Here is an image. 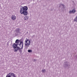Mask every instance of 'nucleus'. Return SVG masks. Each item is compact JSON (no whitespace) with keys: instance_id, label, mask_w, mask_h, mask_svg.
Masks as SVG:
<instances>
[{"instance_id":"obj_12","label":"nucleus","mask_w":77,"mask_h":77,"mask_svg":"<svg viewBox=\"0 0 77 77\" xmlns=\"http://www.w3.org/2000/svg\"><path fill=\"white\" fill-rule=\"evenodd\" d=\"M75 21H77V16L75 18L74 20Z\"/></svg>"},{"instance_id":"obj_7","label":"nucleus","mask_w":77,"mask_h":77,"mask_svg":"<svg viewBox=\"0 0 77 77\" xmlns=\"http://www.w3.org/2000/svg\"><path fill=\"white\" fill-rule=\"evenodd\" d=\"M29 18V17H28V16H25L24 17V19L25 20H28V19Z\"/></svg>"},{"instance_id":"obj_5","label":"nucleus","mask_w":77,"mask_h":77,"mask_svg":"<svg viewBox=\"0 0 77 77\" xmlns=\"http://www.w3.org/2000/svg\"><path fill=\"white\" fill-rule=\"evenodd\" d=\"M11 19L12 20H15L16 19V16L15 15H12L11 17Z\"/></svg>"},{"instance_id":"obj_1","label":"nucleus","mask_w":77,"mask_h":77,"mask_svg":"<svg viewBox=\"0 0 77 77\" xmlns=\"http://www.w3.org/2000/svg\"><path fill=\"white\" fill-rule=\"evenodd\" d=\"M15 43H17L18 47L15 48L14 49V50L15 52H17L19 49H22L23 48V42L19 41V40L17 39L15 41Z\"/></svg>"},{"instance_id":"obj_4","label":"nucleus","mask_w":77,"mask_h":77,"mask_svg":"<svg viewBox=\"0 0 77 77\" xmlns=\"http://www.w3.org/2000/svg\"><path fill=\"white\" fill-rule=\"evenodd\" d=\"M6 77H17V76L14 73H10L7 75Z\"/></svg>"},{"instance_id":"obj_10","label":"nucleus","mask_w":77,"mask_h":77,"mask_svg":"<svg viewBox=\"0 0 77 77\" xmlns=\"http://www.w3.org/2000/svg\"><path fill=\"white\" fill-rule=\"evenodd\" d=\"M28 51L29 53H32V50H28Z\"/></svg>"},{"instance_id":"obj_14","label":"nucleus","mask_w":77,"mask_h":77,"mask_svg":"<svg viewBox=\"0 0 77 77\" xmlns=\"http://www.w3.org/2000/svg\"><path fill=\"white\" fill-rule=\"evenodd\" d=\"M62 6H64V5H62Z\"/></svg>"},{"instance_id":"obj_8","label":"nucleus","mask_w":77,"mask_h":77,"mask_svg":"<svg viewBox=\"0 0 77 77\" xmlns=\"http://www.w3.org/2000/svg\"><path fill=\"white\" fill-rule=\"evenodd\" d=\"M17 47V45L15 44H14L13 45V47L14 48Z\"/></svg>"},{"instance_id":"obj_2","label":"nucleus","mask_w":77,"mask_h":77,"mask_svg":"<svg viewBox=\"0 0 77 77\" xmlns=\"http://www.w3.org/2000/svg\"><path fill=\"white\" fill-rule=\"evenodd\" d=\"M28 8L27 7L25 6L22 8H21L20 10V13L21 14H23L24 15H27V9Z\"/></svg>"},{"instance_id":"obj_9","label":"nucleus","mask_w":77,"mask_h":77,"mask_svg":"<svg viewBox=\"0 0 77 77\" xmlns=\"http://www.w3.org/2000/svg\"><path fill=\"white\" fill-rule=\"evenodd\" d=\"M17 33H19L20 32V29L17 28L15 30Z\"/></svg>"},{"instance_id":"obj_13","label":"nucleus","mask_w":77,"mask_h":77,"mask_svg":"<svg viewBox=\"0 0 77 77\" xmlns=\"http://www.w3.org/2000/svg\"><path fill=\"white\" fill-rule=\"evenodd\" d=\"M42 72H45V70L44 69V70H42Z\"/></svg>"},{"instance_id":"obj_3","label":"nucleus","mask_w":77,"mask_h":77,"mask_svg":"<svg viewBox=\"0 0 77 77\" xmlns=\"http://www.w3.org/2000/svg\"><path fill=\"white\" fill-rule=\"evenodd\" d=\"M25 45L26 48H28L29 46L30 45V41L28 39L26 40Z\"/></svg>"},{"instance_id":"obj_11","label":"nucleus","mask_w":77,"mask_h":77,"mask_svg":"<svg viewBox=\"0 0 77 77\" xmlns=\"http://www.w3.org/2000/svg\"><path fill=\"white\" fill-rule=\"evenodd\" d=\"M19 51L20 52V53H22V50H21V49H19Z\"/></svg>"},{"instance_id":"obj_6","label":"nucleus","mask_w":77,"mask_h":77,"mask_svg":"<svg viewBox=\"0 0 77 77\" xmlns=\"http://www.w3.org/2000/svg\"><path fill=\"white\" fill-rule=\"evenodd\" d=\"M75 11H76L75 9H73L72 11H69V14H71V13H74L75 12Z\"/></svg>"}]
</instances>
